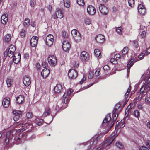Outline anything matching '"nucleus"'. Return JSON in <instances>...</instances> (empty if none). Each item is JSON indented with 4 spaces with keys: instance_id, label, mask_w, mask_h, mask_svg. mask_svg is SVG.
<instances>
[{
    "instance_id": "nucleus-45",
    "label": "nucleus",
    "mask_w": 150,
    "mask_h": 150,
    "mask_svg": "<svg viewBox=\"0 0 150 150\" xmlns=\"http://www.w3.org/2000/svg\"><path fill=\"white\" fill-rule=\"evenodd\" d=\"M116 146L120 149H122L123 148V146L119 142H117L116 143Z\"/></svg>"
},
{
    "instance_id": "nucleus-21",
    "label": "nucleus",
    "mask_w": 150,
    "mask_h": 150,
    "mask_svg": "<svg viewBox=\"0 0 150 150\" xmlns=\"http://www.w3.org/2000/svg\"><path fill=\"white\" fill-rule=\"evenodd\" d=\"M50 72V70L47 68H45L42 71L41 75L43 78H46L48 76Z\"/></svg>"
},
{
    "instance_id": "nucleus-9",
    "label": "nucleus",
    "mask_w": 150,
    "mask_h": 150,
    "mask_svg": "<svg viewBox=\"0 0 150 150\" xmlns=\"http://www.w3.org/2000/svg\"><path fill=\"white\" fill-rule=\"evenodd\" d=\"M54 42V37L51 34L48 35L46 38V43L48 46H50L52 45Z\"/></svg>"
},
{
    "instance_id": "nucleus-48",
    "label": "nucleus",
    "mask_w": 150,
    "mask_h": 150,
    "mask_svg": "<svg viewBox=\"0 0 150 150\" xmlns=\"http://www.w3.org/2000/svg\"><path fill=\"white\" fill-rule=\"evenodd\" d=\"M13 57V62H14L16 64H17L18 63H19V62L20 61V59H19L18 57V58H16L14 57Z\"/></svg>"
},
{
    "instance_id": "nucleus-20",
    "label": "nucleus",
    "mask_w": 150,
    "mask_h": 150,
    "mask_svg": "<svg viewBox=\"0 0 150 150\" xmlns=\"http://www.w3.org/2000/svg\"><path fill=\"white\" fill-rule=\"evenodd\" d=\"M62 87L61 85L60 84H57L54 88V92L56 94H58L62 92Z\"/></svg>"
},
{
    "instance_id": "nucleus-3",
    "label": "nucleus",
    "mask_w": 150,
    "mask_h": 150,
    "mask_svg": "<svg viewBox=\"0 0 150 150\" xmlns=\"http://www.w3.org/2000/svg\"><path fill=\"white\" fill-rule=\"evenodd\" d=\"M73 90L72 89H69L66 92H65L63 96V99L64 103L66 105L69 101L71 98L70 95L73 92Z\"/></svg>"
},
{
    "instance_id": "nucleus-60",
    "label": "nucleus",
    "mask_w": 150,
    "mask_h": 150,
    "mask_svg": "<svg viewBox=\"0 0 150 150\" xmlns=\"http://www.w3.org/2000/svg\"><path fill=\"white\" fill-rule=\"evenodd\" d=\"M109 66L107 65H105L103 67V69L104 70L107 71L109 69Z\"/></svg>"
},
{
    "instance_id": "nucleus-40",
    "label": "nucleus",
    "mask_w": 150,
    "mask_h": 150,
    "mask_svg": "<svg viewBox=\"0 0 150 150\" xmlns=\"http://www.w3.org/2000/svg\"><path fill=\"white\" fill-rule=\"evenodd\" d=\"M100 74V68H97L96 69L95 73V75L96 76H99Z\"/></svg>"
},
{
    "instance_id": "nucleus-39",
    "label": "nucleus",
    "mask_w": 150,
    "mask_h": 150,
    "mask_svg": "<svg viewBox=\"0 0 150 150\" xmlns=\"http://www.w3.org/2000/svg\"><path fill=\"white\" fill-rule=\"evenodd\" d=\"M145 55H146L145 53H143L139 55L138 56V57H135V58L136 59H139V61L140 60V59H142L143 58V57Z\"/></svg>"
},
{
    "instance_id": "nucleus-42",
    "label": "nucleus",
    "mask_w": 150,
    "mask_h": 150,
    "mask_svg": "<svg viewBox=\"0 0 150 150\" xmlns=\"http://www.w3.org/2000/svg\"><path fill=\"white\" fill-rule=\"evenodd\" d=\"M11 35L10 34H7L5 38V40L6 42H9L11 40Z\"/></svg>"
},
{
    "instance_id": "nucleus-43",
    "label": "nucleus",
    "mask_w": 150,
    "mask_h": 150,
    "mask_svg": "<svg viewBox=\"0 0 150 150\" xmlns=\"http://www.w3.org/2000/svg\"><path fill=\"white\" fill-rule=\"evenodd\" d=\"M128 3L129 5L131 7H133L134 5V0H128Z\"/></svg>"
},
{
    "instance_id": "nucleus-50",
    "label": "nucleus",
    "mask_w": 150,
    "mask_h": 150,
    "mask_svg": "<svg viewBox=\"0 0 150 150\" xmlns=\"http://www.w3.org/2000/svg\"><path fill=\"white\" fill-rule=\"evenodd\" d=\"M33 115L31 112H28L26 114V116L28 118L30 119L32 118Z\"/></svg>"
},
{
    "instance_id": "nucleus-63",
    "label": "nucleus",
    "mask_w": 150,
    "mask_h": 150,
    "mask_svg": "<svg viewBox=\"0 0 150 150\" xmlns=\"http://www.w3.org/2000/svg\"><path fill=\"white\" fill-rule=\"evenodd\" d=\"M86 77H83L81 80L80 81L79 83L80 84H82L86 80Z\"/></svg>"
},
{
    "instance_id": "nucleus-19",
    "label": "nucleus",
    "mask_w": 150,
    "mask_h": 150,
    "mask_svg": "<svg viewBox=\"0 0 150 150\" xmlns=\"http://www.w3.org/2000/svg\"><path fill=\"white\" fill-rule=\"evenodd\" d=\"M38 38L36 36H33L31 39L30 42L31 46L33 47L35 46L37 44Z\"/></svg>"
},
{
    "instance_id": "nucleus-46",
    "label": "nucleus",
    "mask_w": 150,
    "mask_h": 150,
    "mask_svg": "<svg viewBox=\"0 0 150 150\" xmlns=\"http://www.w3.org/2000/svg\"><path fill=\"white\" fill-rule=\"evenodd\" d=\"M102 137V136L101 135H98L95 138V139H94L93 140V143H94V142L96 141V144L98 141V139H100Z\"/></svg>"
},
{
    "instance_id": "nucleus-25",
    "label": "nucleus",
    "mask_w": 150,
    "mask_h": 150,
    "mask_svg": "<svg viewBox=\"0 0 150 150\" xmlns=\"http://www.w3.org/2000/svg\"><path fill=\"white\" fill-rule=\"evenodd\" d=\"M24 101V98L22 95H19L16 99V102L18 104L22 103Z\"/></svg>"
},
{
    "instance_id": "nucleus-6",
    "label": "nucleus",
    "mask_w": 150,
    "mask_h": 150,
    "mask_svg": "<svg viewBox=\"0 0 150 150\" xmlns=\"http://www.w3.org/2000/svg\"><path fill=\"white\" fill-rule=\"evenodd\" d=\"M48 61L49 64L54 66L57 63V59L55 56L54 55H50L48 57Z\"/></svg>"
},
{
    "instance_id": "nucleus-57",
    "label": "nucleus",
    "mask_w": 150,
    "mask_h": 150,
    "mask_svg": "<svg viewBox=\"0 0 150 150\" xmlns=\"http://www.w3.org/2000/svg\"><path fill=\"white\" fill-rule=\"evenodd\" d=\"M146 32L145 30L143 31L140 34V36L141 38H143L145 37L146 35Z\"/></svg>"
},
{
    "instance_id": "nucleus-11",
    "label": "nucleus",
    "mask_w": 150,
    "mask_h": 150,
    "mask_svg": "<svg viewBox=\"0 0 150 150\" xmlns=\"http://www.w3.org/2000/svg\"><path fill=\"white\" fill-rule=\"evenodd\" d=\"M71 46L70 43L67 40H64L63 42L62 48L65 52H68Z\"/></svg>"
},
{
    "instance_id": "nucleus-64",
    "label": "nucleus",
    "mask_w": 150,
    "mask_h": 150,
    "mask_svg": "<svg viewBox=\"0 0 150 150\" xmlns=\"http://www.w3.org/2000/svg\"><path fill=\"white\" fill-rule=\"evenodd\" d=\"M145 101L146 102L150 103V96L146 98Z\"/></svg>"
},
{
    "instance_id": "nucleus-54",
    "label": "nucleus",
    "mask_w": 150,
    "mask_h": 150,
    "mask_svg": "<svg viewBox=\"0 0 150 150\" xmlns=\"http://www.w3.org/2000/svg\"><path fill=\"white\" fill-rule=\"evenodd\" d=\"M36 4L35 0H31L30 5L32 7H33Z\"/></svg>"
},
{
    "instance_id": "nucleus-24",
    "label": "nucleus",
    "mask_w": 150,
    "mask_h": 150,
    "mask_svg": "<svg viewBox=\"0 0 150 150\" xmlns=\"http://www.w3.org/2000/svg\"><path fill=\"white\" fill-rule=\"evenodd\" d=\"M56 15L57 17L59 18H62L63 17V13L61 9L58 8L56 9Z\"/></svg>"
},
{
    "instance_id": "nucleus-34",
    "label": "nucleus",
    "mask_w": 150,
    "mask_h": 150,
    "mask_svg": "<svg viewBox=\"0 0 150 150\" xmlns=\"http://www.w3.org/2000/svg\"><path fill=\"white\" fill-rule=\"evenodd\" d=\"M6 82L7 85L8 87H10L11 86L12 81L11 78H7L6 80Z\"/></svg>"
},
{
    "instance_id": "nucleus-8",
    "label": "nucleus",
    "mask_w": 150,
    "mask_h": 150,
    "mask_svg": "<svg viewBox=\"0 0 150 150\" xmlns=\"http://www.w3.org/2000/svg\"><path fill=\"white\" fill-rule=\"evenodd\" d=\"M89 58V54L87 52L85 51L81 52L80 54V59L82 61L86 62L88 60Z\"/></svg>"
},
{
    "instance_id": "nucleus-2",
    "label": "nucleus",
    "mask_w": 150,
    "mask_h": 150,
    "mask_svg": "<svg viewBox=\"0 0 150 150\" xmlns=\"http://www.w3.org/2000/svg\"><path fill=\"white\" fill-rule=\"evenodd\" d=\"M120 103H117L112 112V117H113V121L112 123V125L111 127H112L114 125L115 121L116 120L118 116V114L119 113L120 111L118 110L120 106Z\"/></svg>"
},
{
    "instance_id": "nucleus-12",
    "label": "nucleus",
    "mask_w": 150,
    "mask_h": 150,
    "mask_svg": "<svg viewBox=\"0 0 150 150\" xmlns=\"http://www.w3.org/2000/svg\"><path fill=\"white\" fill-rule=\"evenodd\" d=\"M14 115L13 119L15 121L18 120L19 118L22 116L21 111L18 110H14L13 111Z\"/></svg>"
},
{
    "instance_id": "nucleus-1",
    "label": "nucleus",
    "mask_w": 150,
    "mask_h": 150,
    "mask_svg": "<svg viewBox=\"0 0 150 150\" xmlns=\"http://www.w3.org/2000/svg\"><path fill=\"white\" fill-rule=\"evenodd\" d=\"M115 136L114 133H112L109 137H108L105 141L100 146L98 147L97 149V150H100L101 149L103 150L104 148V147L107 146L109 145L115 139L116 137L117 136Z\"/></svg>"
},
{
    "instance_id": "nucleus-59",
    "label": "nucleus",
    "mask_w": 150,
    "mask_h": 150,
    "mask_svg": "<svg viewBox=\"0 0 150 150\" xmlns=\"http://www.w3.org/2000/svg\"><path fill=\"white\" fill-rule=\"evenodd\" d=\"M114 57L115 59L117 60L120 58V55L119 54H117L115 55Z\"/></svg>"
},
{
    "instance_id": "nucleus-15",
    "label": "nucleus",
    "mask_w": 150,
    "mask_h": 150,
    "mask_svg": "<svg viewBox=\"0 0 150 150\" xmlns=\"http://www.w3.org/2000/svg\"><path fill=\"white\" fill-rule=\"evenodd\" d=\"M87 12L90 15H93L95 13L96 10L94 6L92 5H89L87 8Z\"/></svg>"
},
{
    "instance_id": "nucleus-53",
    "label": "nucleus",
    "mask_w": 150,
    "mask_h": 150,
    "mask_svg": "<svg viewBox=\"0 0 150 150\" xmlns=\"http://www.w3.org/2000/svg\"><path fill=\"white\" fill-rule=\"evenodd\" d=\"M140 115V112L138 110H135L134 112V115L136 117H138Z\"/></svg>"
},
{
    "instance_id": "nucleus-33",
    "label": "nucleus",
    "mask_w": 150,
    "mask_h": 150,
    "mask_svg": "<svg viewBox=\"0 0 150 150\" xmlns=\"http://www.w3.org/2000/svg\"><path fill=\"white\" fill-rule=\"evenodd\" d=\"M51 112L50 108H49L46 110H45V111L44 112L42 115V116L45 117L50 115Z\"/></svg>"
},
{
    "instance_id": "nucleus-31",
    "label": "nucleus",
    "mask_w": 150,
    "mask_h": 150,
    "mask_svg": "<svg viewBox=\"0 0 150 150\" xmlns=\"http://www.w3.org/2000/svg\"><path fill=\"white\" fill-rule=\"evenodd\" d=\"M94 53L96 57L99 58H100L101 57V53L99 49H95L94 50Z\"/></svg>"
},
{
    "instance_id": "nucleus-5",
    "label": "nucleus",
    "mask_w": 150,
    "mask_h": 150,
    "mask_svg": "<svg viewBox=\"0 0 150 150\" xmlns=\"http://www.w3.org/2000/svg\"><path fill=\"white\" fill-rule=\"evenodd\" d=\"M68 76L69 78L75 79L78 76L77 72L74 69H71L68 71Z\"/></svg>"
},
{
    "instance_id": "nucleus-41",
    "label": "nucleus",
    "mask_w": 150,
    "mask_h": 150,
    "mask_svg": "<svg viewBox=\"0 0 150 150\" xmlns=\"http://www.w3.org/2000/svg\"><path fill=\"white\" fill-rule=\"evenodd\" d=\"M16 49V47L14 45H11L9 47L8 50L14 52Z\"/></svg>"
},
{
    "instance_id": "nucleus-23",
    "label": "nucleus",
    "mask_w": 150,
    "mask_h": 150,
    "mask_svg": "<svg viewBox=\"0 0 150 150\" xmlns=\"http://www.w3.org/2000/svg\"><path fill=\"white\" fill-rule=\"evenodd\" d=\"M14 53L9 50L6 49L4 53V56L6 57L8 56L9 57L11 58L13 56L14 54Z\"/></svg>"
},
{
    "instance_id": "nucleus-62",
    "label": "nucleus",
    "mask_w": 150,
    "mask_h": 150,
    "mask_svg": "<svg viewBox=\"0 0 150 150\" xmlns=\"http://www.w3.org/2000/svg\"><path fill=\"white\" fill-rule=\"evenodd\" d=\"M139 150H149V149L146 147L142 146L140 147Z\"/></svg>"
},
{
    "instance_id": "nucleus-22",
    "label": "nucleus",
    "mask_w": 150,
    "mask_h": 150,
    "mask_svg": "<svg viewBox=\"0 0 150 150\" xmlns=\"http://www.w3.org/2000/svg\"><path fill=\"white\" fill-rule=\"evenodd\" d=\"M32 125L28 123L22 124V127L20 129V131L23 132L26 130L27 129H30L32 128Z\"/></svg>"
},
{
    "instance_id": "nucleus-10",
    "label": "nucleus",
    "mask_w": 150,
    "mask_h": 150,
    "mask_svg": "<svg viewBox=\"0 0 150 150\" xmlns=\"http://www.w3.org/2000/svg\"><path fill=\"white\" fill-rule=\"evenodd\" d=\"M99 10L100 13L104 15H106L108 12V8L105 5L100 4L99 6Z\"/></svg>"
},
{
    "instance_id": "nucleus-17",
    "label": "nucleus",
    "mask_w": 150,
    "mask_h": 150,
    "mask_svg": "<svg viewBox=\"0 0 150 150\" xmlns=\"http://www.w3.org/2000/svg\"><path fill=\"white\" fill-rule=\"evenodd\" d=\"M23 82L25 85L28 86L31 83V81L30 78L29 76H25L23 78Z\"/></svg>"
},
{
    "instance_id": "nucleus-29",
    "label": "nucleus",
    "mask_w": 150,
    "mask_h": 150,
    "mask_svg": "<svg viewBox=\"0 0 150 150\" xmlns=\"http://www.w3.org/2000/svg\"><path fill=\"white\" fill-rule=\"evenodd\" d=\"M26 33V30L23 28L21 30L20 33V35L21 37L22 38H24L25 37Z\"/></svg>"
},
{
    "instance_id": "nucleus-52",
    "label": "nucleus",
    "mask_w": 150,
    "mask_h": 150,
    "mask_svg": "<svg viewBox=\"0 0 150 150\" xmlns=\"http://www.w3.org/2000/svg\"><path fill=\"white\" fill-rule=\"evenodd\" d=\"M133 45L135 47L137 48L139 47L138 42L136 40H134Z\"/></svg>"
},
{
    "instance_id": "nucleus-16",
    "label": "nucleus",
    "mask_w": 150,
    "mask_h": 150,
    "mask_svg": "<svg viewBox=\"0 0 150 150\" xmlns=\"http://www.w3.org/2000/svg\"><path fill=\"white\" fill-rule=\"evenodd\" d=\"M138 10L139 13L142 15H143L146 13L145 8L142 4H140L138 5Z\"/></svg>"
},
{
    "instance_id": "nucleus-51",
    "label": "nucleus",
    "mask_w": 150,
    "mask_h": 150,
    "mask_svg": "<svg viewBox=\"0 0 150 150\" xmlns=\"http://www.w3.org/2000/svg\"><path fill=\"white\" fill-rule=\"evenodd\" d=\"M13 57L16 58H18L21 59V54L19 52H16L14 53V54Z\"/></svg>"
},
{
    "instance_id": "nucleus-36",
    "label": "nucleus",
    "mask_w": 150,
    "mask_h": 150,
    "mask_svg": "<svg viewBox=\"0 0 150 150\" xmlns=\"http://www.w3.org/2000/svg\"><path fill=\"white\" fill-rule=\"evenodd\" d=\"M123 30L121 27H117L116 29V31L117 33L120 35L122 34V30Z\"/></svg>"
},
{
    "instance_id": "nucleus-38",
    "label": "nucleus",
    "mask_w": 150,
    "mask_h": 150,
    "mask_svg": "<svg viewBox=\"0 0 150 150\" xmlns=\"http://www.w3.org/2000/svg\"><path fill=\"white\" fill-rule=\"evenodd\" d=\"M144 87L145 88V91L146 92L150 90V84H148L147 83H144Z\"/></svg>"
},
{
    "instance_id": "nucleus-28",
    "label": "nucleus",
    "mask_w": 150,
    "mask_h": 150,
    "mask_svg": "<svg viewBox=\"0 0 150 150\" xmlns=\"http://www.w3.org/2000/svg\"><path fill=\"white\" fill-rule=\"evenodd\" d=\"M128 51V48L127 47H124L122 50V58L123 59H125L126 54H127Z\"/></svg>"
},
{
    "instance_id": "nucleus-14",
    "label": "nucleus",
    "mask_w": 150,
    "mask_h": 150,
    "mask_svg": "<svg viewBox=\"0 0 150 150\" xmlns=\"http://www.w3.org/2000/svg\"><path fill=\"white\" fill-rule=\"evenodd\" d=\"M10 98L8 97L5 98L2 102V105L4 107L8 108L9 105Z\"/></svg>"
},
{
    "instance_id": "nucleus-26",
    "label": "nucleus",
    "mask_w": 150,
    "mask_h": 150,
    "mask_svg": "<svg viewBox=\"0 0 150 150\" xmlns=\"http://www.w3.org/2000/svg\"><path fill=\"white\" fill-rule=\"evenodd\" d=\"M8 15L6 14H3L1 17V21L2 23L5 24L8 21Z\"/></svg>"
},
{
    "instance_id": "nucleus-44",
    "label": "nucleus",
    "mask_w": 150,
    "mask_h": 150,
    "mask_svg": "<svg viewBox=\"0 0 150 150\" xmlns=\"http://www.w3.org/2000/svg\"><path fill=\"white\" fill-rule=\"evenodd\" d=\"M77 4L80 6H83L84 4L83 0H76Z\"/></svg>"
},
{
    "instance_id": "nucleus-27",
    "label": "nucleus",
    "mask_w": 150,
    "mask_h": 150,
    "mask_svg": "<svg viewBox=\"0 0 150 150\" xmlns=\"http://www.w3.org/2000/svg\"><path fill=\"white\" fill-rule=\"evenodd\" d=\"M139 59H136L135 58L134 59L131 58L128 62L127 67H131L135 62L139 61Z\"/></svg>"
},
{
    "instance_id": "nucleus-47",
    "label": "nucleus",
    "mask_w": 150,
    "mask_h": 150,
    "mask_svg": "<svg viewBox=\"0 0 150 150\" xmlns=\"http://www.w3.org/2000/svg\"><path fill=\"white\" fill-rule=\"evenodd\" d=\"M84 22L86 25H89L91 23V20L88 18H86L84 20Z\"/></svg>"
},
{
    "instance_id": "nucleus-35",
    "label": "nucleus",
    "mask_w": 150,
    "mask_h": 150,
    "mask_svg": "<svg viewBox=\"0 0 150 150\" xmlns=\"http://www.w3.org/2000/svg\"><path fill=\"white\" fill-rule=\"evenodd\" d=\"M64 6L67 8L70 7V3L69 0H63Z\"/></svg>"
},
{
    "instance_id": "nucleus-56",
    "label": "nucleus",
    "mask_w": 150,
    "mask_h": 150,
    "mask_svg": "<svg viewBox=\"0 0 150 150\" xmlns=\"http://www.w3.org/2000/svg\"><path fill=\"white\" fill-rule=\"evenodd\" d=\"M110 62L114 64H115L117 63V60L115 58H111L110 59Z\"/></svg>"
},
{
    "instance_id": "nucleus-4",
    "label": "nucleus",
    "mask_w": 150,
    "mask_h": 150,
    "mask_svg": "<svg viewBox=\"0 0 150 150\" xmlns=\"http://www.w3.org/2000/svg\"><path fill=\"white\" fill-rule=\"evenodd\" d=\"M71 34L76 42H78L81 39V35L76 29H73L71 31Z\"/></svg>"
},
{
    "instance_id": "nucleus-32",
    "label": "nucleus",
    "mask_w": 150,
    "mask_h": 150,
    "mask_svg": "<svg viewBox=\"0 0 150 150\" xmlns=\"http://www.w3.org/2000/svg\"><path fill=\"white\" fill-rule=\"evenodd\" d=\"M30 19L28 18H26L25 19V21L23 23L24 27L27 28L30 25Z\"/></svg>"
},
{
    "instance_id": "nucleus-55",
    "label": "nucleus",
    "mask_w": 150,
    "mask_h": 150,
    "mask_svg": "<svg viewBox=\"0 0 150 150\" xmlns=\"http://www.w3.org/2000/svg\"><path fill=\"white\" fill-rule=\"evenodd\" d=\"M145 144L146 146L150 149V140H148L146 141Z\"/></svg>"
},
{
    "instance_id": "nucleus-61",
    "label": "nucleus",
    "mask_w": 150,
    "mask_h": 150,
    "mask_svg": "<svg viewBox=\"0 0 150 150\" xmlns=\"http://www.w3.org/2000/svg\"><path fill=\"white\" fill-rule=\"evenodd\" d=\"M48 64L47 62H43L42 64V66L44 68L46 67H47Z\"/></svg>"
},
{
    "instance_id": "nucleus-30",
    "label": "nucleus",
    "mask_w": 150,
    "mask_h": 150,
    "mask_svg": "<svg viewBox=\"0 0 150 150\" xmlns=\"http://www.w3.org/2000/svg\"><path fill=\"white\" fill-rule=\"evenodd\" d=\"M111 119V117L110 115L108 114L105 118L103 121V123H107L110 121Z\"/></svg>"
},
{
    "instance_id": "nucleus-13",
    "label": "nucleus",
    "mask_w": 150,
    "mask_h": 150,
    "mask_svg": "<svg viewBox=\"0 0 150 150\" xmlns=\"http://www.w3.org/2000/svg\"><path fill=\"white\" fill-rule=\"evenodd\" d=\"M95 40L97 42L101 43L105 41V37L102 34L98 35L95 38Z\"/></svg>"
},
{
    "instance_id": "nucleus-7",
    "label": "nucleus",
    "mask_w": 150,
    "mask_h": 150,
    "mask_svg": "<svg viewBox=\"0 0 150 150\" xmlns=\"http://www.w3.org/2000/svg\"><path fill=\"white\" fill-rule=\"evenodd\" d=\"M131 86H130L128 87L127 90V92L125 95L124 99L123 100V102L124 103V105H125L127 104L130 97L131 95H129V93L131 90Z\"/></svg>"
},
{
    "instance_id": "nucleus-49",
    "label": "nucleus",
    "mask_w": 150,
    "mask_h": 150,
    "mask_svg": "<svg viewBox=\"0 0 150 150\" xmlns=\"http://www.w3.org/2000/svg\"><path fill=\"white\" fill-rule=\"evenodd\" d=\"M93 76V72L91 71H90L88 73V79H91L92 78Z\"/></svg>"
},
{
    "instance_id": "nucleus-58",
    "label": "nucleus",
    "mask_w": 150,
    "mask_h": 150,
    "mask_svg": "<svg viewBox=\"0 0 150 150\" xmlns=\"http://www.w3.org/2000/svg\"><path fill=\"white\" fill-rule=\"evenodd\" d=\"M144 53H145L146 55L150 53V47L146 49V51L144 52Z\"/></svg>"
},
{
    "instance_id": "nucleus-18",
    "label": "nucleus",
    "mask_w": 150,
    "mask_h": 150,
    "mask_svg": "<svg viewBox=\"0 0 150 150\" xmlns=\"http://www.w3.org/2000/svg\"><path fill=\"white\" fill-rule=\"evenodd\" d=\"M13 137V135L11 134L10 132H7L6 134V138L5 142L6 144H8L12 140Z\"/></svg>"
},
{
    "instance_id": "nucleus-37",
    "label": "nucleus",
    "mask_w": 150,
    "mask_h": 150,
    "mask_svg": "<svg viewBox=\"0 0 150 150\" xmlns=\"http://www.w3.org/2000/svg\"><path fill=\"white\" fill-rule=\"evenodd\" d=\"M140 94H142L143 93H144H144H146L145 94H146L147 93L146 92V91H145V88L144 87V85L142 86L140 90Z\"/></svg>"
}]
</instances>
